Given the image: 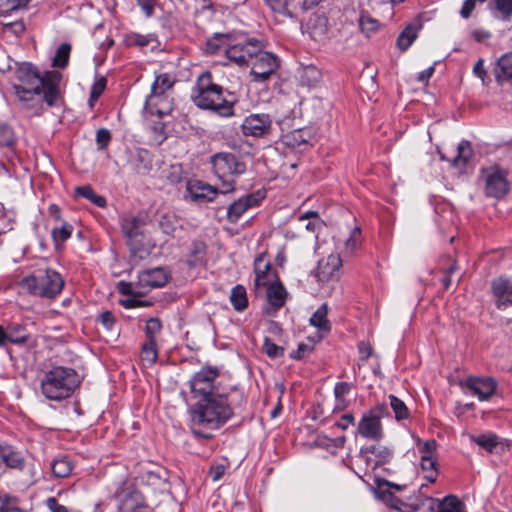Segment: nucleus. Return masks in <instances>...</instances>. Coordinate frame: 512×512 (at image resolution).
<instances>
[{
  "instance_id": "14",
  "label": "nucleus",
  "mask_w": 512,
  "mask_h": 512,
  "mask_svg": "<svg viewBox=\"0 0 512 512\" xmlns=\"http://www.w3.org/2000/svg\"><path fill=\"white\" fill-rule=\"evenodd\" d=\"M261 42L256 39H249L245 42L237 43L226 50V56L229 60L239 66H249L255 53H257Z\"/></svg>"
},
{
  "instance_id": "13",
  "label": "nucleus",
  "mask_w": 512,
  "mask_h": 512,
  "mask_svg": "<svg viewBox=\"0 0 512 512\" xmlns=\"http://www.w3.org/2000/svg\"><path fill=\"white\" fill-rule=\"evenodd\" d=\"M485 194L488 197L502 198L509 190L507 174L499 169H487L483 171Z\"/></svg>"
},
{
  "instance_id": "31",
  "label": "nucleus",
  "mask_w": 512,
  "mask_h": 512,
  "mask_svg": "<svg viewBox=\"0 0 512 512\" xmlns=\"http://www.w3.org/2000/svg\"><path fill=\"white\" fill-rule=\"evenodd\" d=\"M229 299L233 308L238 312L244 311L248 306L246 289L242 285H236L232 288Z\"/></svg>"
},
{
  "instance_id": "49",
  "label": "nucleus",
  "mask_w": 512,
  "mask_h": 512,
  "mask_svg": "<svg viewBox=\"0 0 512 512\" xmlns=\"http://www.w3.org/2000/svg\"><path fill=\"white\" fill-rule=\"evenodd\" d=\"M142 359L153 365L158 358L157 341L147 340L142 346Z\"/></svg>"
},
{
  "instance_id": "19",
  "label": "nucleus",
  "mask_w": 512,
  "mask_h": 512,
  "mask_svg": "<svg viewBox=\"0 0 512 512\" xmlns=\"http://www.w3.org/2000/svg\"><path fill=\"white\" fill-rule=\"evenodd\" d=\"M491 293L495 307L498 310H506L512 307V280L498 277L491 281Z\"/></svg>"
},
{
  "instance_id": "3",
  "label": "nucleus",
  "mask_w": 512,
  "mask_h": 512,
  "mask_svg": "<svg viewBox=\"0 0 512 512\" xmlns=\"http://www.w3.org/2000/svg\"><path fill=\"white\" fill-rule=\"evenodd\" d=\"M191 100L195 106L202 110L213 111L221 117L234 115L236 97L216 84L209 71L201 73L191 92Z\"/></svg>"
},
{
  "instance_id": "22",
  "label": "nucleus",
  "mask_w": 512,
  "mask_h": 512,
  "mask_svg": "<svg viewBox=\"0 0 512 512\" xmlns=\"http://www.w3.org/2000/svg\"><path fill=\"white\" fill-rule=\"evenodd\" d=\"M375 485L377 487L379 497L382 500L389 502L392 508L399 509L398 504H402V502L393 495L391 489L401 491L403 487L383 478H376Z\"/></svg>"
},
{
  "instance_id": "57",
  "label": "nucleus",
  "mask_w": 512,
  "mask_h": 512,
  "mask_svg": "<svg viewBox=\"0 0 512 512\" xmlns=\"http://www.w3.org/2000/svg\"><path fill=\"white\" fill-rule=\"evenodd\" d=\"M313 351V346L306 344V343H300L298 345L297 350L293 351L290 354V357L295 360H302L307 355H309Z\"/></svg>"
},
{
  "instance_id": "2",
  "label": "nucleus",
  "mask_w": 512,
  "mask_h": 512,
  "mask_svg": "<svg viewBox=\"0 0 512 512\" xmlns=\"http://www.w3.org/2000/svg\"><path fill=\"white\" fill-rule=\"evenodd\" d=\"M15 77L19 83L14 85V90L20 101L28 104L37 97V109L42 108V102L49 107L56 104L60 95L59 85L62 79L60 72L52 70L40 75L35 66L22 63L17 67Z\"/></svg>"
},
{
  "instance_id": "23",
  "label": "nucleus",
  "mask_w": 512,
  "mask_h": 512,
  "mask_svg": "<svg viewBox=\"0 0 512 512\" xmlns=\"http://www.w3.org/2000/svg\"><path fill=\"white\" fill-rule=\"evenodd\" d=\"M187 191L189 192L191 200L194 202H211L218 193V190L215 187L201 182H196L194 184L188 183Z\"/></svg>"
},
{
  "instance_id": "33",
  "label": "nucleus",
  "mask_w": 512,
  "mask_h": 512,
  "mask_svg": "<svg viewBox=\"0 0 512 512\" xmlns=\"http://www.w3.org/2000/svg\"><path fill=\"white\" fill-rule=\"evenodd\" d=\"M473 150L471 143L467 140H462L457 147V155L453 158V165L455 167H465L469 160L472 158Z\"/></svg>"
},
{
  "instance_id": "39",
  "label": "nucleus",
  "mask_w": 512,
  "mask_h": 512,
  "mask_svg": "<svg viewBox=\"0 0 512 512\" xmlns=\"http://www.w3.org/2000/svg\"><path fill=\"white\" fill-rule=\"evenodd\" d=\"M0 512H26L20 505V499L7 493H0Z\"/></svg>"
},
{
  "instance_id": "26",
  "label": "nucleus",
  "mask_w": 512,
  "mask_h": 512,
  "mask_svg": "<svg viewBox=\"0 0 512 512\" xmlns=\"http://www.w3.org/2000/svg\"><path fill=\"white\" fill-rule=\"evenodd\" d=\"M494 74L497 82L512 79V52H508L498 59Z\"/></svg>"
},
{
  "instance_id": "11",
  "label": "nucleus",
  "mask_w": 512,
  "mask_h": 512,
  "mask_svg": "<svg viewBox=\"0 0 512 512\" xmlns=\"http://www.w3.org/2000/svg\"><path fill=\"white\" fill-rule=\"evenodd\" d=\"M144 222L135 216H123L120 219L121 231L126 238V244L129 247L130 253L134 256L142 248Z\"/></svg>"
},
{
  "instance_id": "54",
  "label": "nucleus",
  "mask_w": 512,
  "mask_h": 512,
  "mask_svg": "<svg viewBox=\"0 0 512 512\" xmlns=\"http://www.w3.org/2000/svg\"><path fill=\"white\" fill-rule=\"evenodd\" d=\"M118 288L120 293L123 295H144V291L142 289L137 288V282H120Z\"/></svg>"
},
{
  "instance_id": "41",
  "label": "nucleus",
  "mask_w": 512,
  "mask_h": 512,
  "mask_svg": "<svg viewBox=\"0 0 512 512\" xmlns=\"http://www.w3.org/2000/svg\"><path fill=\"white\" fill-rule=\"evenodd\" d=\"M310 324L317 327L322 331H329L330 324L327 320V306L326 304L321 305L311 316Z\"/></svg>"
},
{
  "instance_id": "16",
  "label": "nucleus",
  "mask_w": 512,
  "mask_h": 512,
  "mask_svg": "<svg viewBox=\"0 0 512 512\" xmlns=\"http://www.w3.org/2000/svg\"><path fill=\"white\" fill-rule=\"evenodd\" d=\"M264 198L265 193L260 190L239 198L228 206L227 220L233 224L237 223L247 210L258 206Z\"/></svg>"
},
{
  "instance_id": "61",
  "label": "nucleus",
  "mask_w": 512,
  "mask_h": 512,
  "mask_svg": "<svg viewBox=\"0 0 512 512\" xmlns=\"http://www.w3.org/2000/svg\"><path fill=\"white\" fill-rule=\"evenodd\" d=\"M359 24L363 31H376L378 29V21L370 16H361Z\"/></svg>"
},
{
  "instance_id": "63",
  "label": "nucleus",
  "mask_w": 512,
  "mask_h": 512,
  "mask_svg": "<svg viewBox=\"0 0 512 512\" xmlns=\"http://www.w3.org/2000/svg\"><path fill=\"white\" fill-rule=\"evenodd\" d=\"M100 323L108 330H111L115 324V317L112 312L104 311L99 315Z\"/></svg>"
},
{
  "instance_id": "38",
  "label": "nucleus",
  "mask_w": 512,
  "mask_h": 512,
  "mask_svg": "<svg viewBox=\"0 0 512 512\" xmlns=\"http://www.w3.org/2000/svg\"><path fill=\"white\" fill-rule=\"evenodd\" d=\"M75 193L78 195V196H81L83 198H86L88 199L89 201H91L94 205L98 206V207H105L107 202H106V199L101 196V195H98L91 186L89 185H84V186H79V187H76L75 188Z\"/></svg>"
},
{
  "instance_id": "55",
  "label": "nucleus",
  "mask_w": 512,
  "mask_h": 512,
  "mask_svg": "<svg viewBox=\"0 0 512 512\" xmlns=\"http://www.w3.org/2000/svg\"><path fill=\"white\" fill-rule=\"evenodd\" d=\"M111 141V133L108 129L101 128L96 132V144L99 150L107 148Z\"/></svg>"
},
{
  "instance_id": "51",
  "label": "nucleus",
  "mask_w": 512,
  "mask_h": 512,
  "mask_svg": "<svg viewBox=\"0 0 512 512\" xmlns=\"http://www.w3.org/2000/svg\"><path fill=\"white\" fill-rule=\"evenodd\" d=\"M417 449L421 456H426L429 458L436 457L437 450V442L434 439H430L427 441H421L420 439L417 441Z\"/></svg>"
},
{
  "instance_id": "1",
  "label": "nucleus",
  "mask_w": 512,
  "mask_h": 512,
  "mask_svg": "<svg viewBox=\"0 0 512 512\" xmlns=\"http://www.w3.org/2000/svg\"><path fill=\"white\" fill-rule=\"evenodd\" d=\"M246 404L243 393L228 390L214 396L199 399L190 408L192 433L199 438H210L198 428L216 430L225 425L236 413L237 409Z\"/></svg>"
},
{
  "instance_id": "27",
  "label": "nucleus",
  "mask_w": 512,
  "mask_h": 512,
  "mask_svg": "<svg viewBox=\"0 0 512 512\" xmlns=\"http://www.w3.org/2000/svg\"><path fill=\"white\" fill-rule=\"evenodd\" d=\"M271 265L269 261H265L264 255L258 256L254 261V286L256 289L267 286V272L270 270Z\"/></svg>"
},
{
  "instance_id": "46",
  "label": "nucleus",
  "mask_w": 512,
  "mask_h": 512,
  "mask_svg": "<svg viewBox=\"0 0 512 512\" xmlns=\"http://www.w3.org/2000/svg\"><path fill=\"white\" fill-rule=\"evenodd\" d=\"M390 406L395 414L397 421L406 420L409 418L410 413L406 404L394 395L389 396Z\"/></svg>"
},
{
  "instance_id": "50",
  "label": "nucleus",
  "mask_w": 512,
  "mask_h": 512,
  "mask_svg": "<svg viewBox=\"0 0 512 512\" xmlns=\"http://www.w3.org/2000/svg\"><path fill=\"white\" fill-rule=\"evenodd\" d=\"M162 330V323L159 318L153 317L147 320L145 326V334L147 340L157 341V335Z\"/></svg>"
},
{
  "instance_id": "30",
  "label": "nucleus",
  "mask_w": 512,
  "mask_h": 512,
  "mask_svg": "<svg viewBox=\"0 0 512 512\" xmlns=\"http://www.w3.org/2000/svg\"><path fill=\"white\" fill-rule=\"evenodd\" d=\"M419 26L409 24L399 34L397 38V46L401 51H406L415 41L418 35Z\"/></svg>"
},
{
  "instance_id": "9",
  "label": "nucleus",
  "mask_w": 512,
  "mask_h": 512,
  "mask_svg": "<svg viewBox=\"0 0 512 512\" xmlns=\"http://www.w3.org/2000/svg\"><path fill=\"white\" fill-rule=\"evenodd\" d=\"M262 47L261 44L249 65L251 67L250 75L253 81L257 83H263L270 79L280 66L278 56L271 52L263 51Z\"/></svg>"
},
{
  "instance_id": "6",
  "label": "nucleus",
  "mask_w": 512,
  "mask_h": 512,
  "mask_svg": "<svg viewBox=\"0 0 512 512\" xmlns=\"http://www.w3.org/2000/svg\"><path fill=\"white\" fill-rule=\"evenodd\" d=\"M64 284L61 274L50 268L22 280V286L29 293L47 299L56 298L62 292Z\"/></svg>"
},
{
  "instance_id": "36",
  "label": "nucleus",
  "mask_w": 512,
  "mask_h": 512,
  "mask_svg": "<svg viewBox=\"0 0 512 512\" xmlns=\"http://www.w3.org/2000/svg\"><path fill=\"white\" fill-rule=\"evenodd\" d=\"M8 341L13 344H23L29 338V333L27 332L25 326L19 323H13L8 325Z\"/></svg>"
},
{
  "instance_id": "34",
  "label": "nucleus",
  "mask_w": 512,
  "mask_h": 512,
  "mask_svg": "<svg viewBox=\"0 0 512 512\" xmlns=\"http://www.w3.org/2000/svg\"><path fill=\"white\" fill-rule=\"evenodd\" d=\"M134 171L139 175H146L152 169V160L150 153L147 150H142L137 153L133 161Z\"/></svg>"
},
{
  "instance_id": "17",
  "label": "nucleus",
  "mask_w": 512,
  "mask_h": 512,
  "mask_svg": "<svg viewBox=\"0 0 512 512\" xmlns=\"http://www.w3.org/2000/svg\"><path fill=\"white\" fill-rule=\"evenodd\" d=\"M173 109L174 100L170 94H162L155 91L150 92L144 104L145 112L159 118L170 115Z\"/></svg>"
},
{
  "instance_id": "4",
  "label": "nucleus",
  "mask_w": 512,
  "mask_h": 512,
  "mask_svg": "<svg viewBox=\"0 0 512 512\" xmlns=\"http://www.w3.org/2000/svg\"><path fill=\"white\" fill-rule=\"evenodd\" d=\"M80 383L79 374L73 368L55 366L42 375L40 390L47 400L59 402L69 398Z\"/></svg>"
},
{
  "instance_id": "10",
  "label": "nucleus",
  "mask_w": 512,
  "mask_h": 512,
  "mask_svg": "<svg viewBox=\"0 0 512 512\" xmlns=\"http://www.w3.org/2000/svg\"><path fill=\"white\" fill-rule=\"evenodd\" d=\"M385 409V405H377L363 414L357 426V432L363 438L374 441H380L383 438L381 416Z\"/></svg>"
},
{
  "instance_id": "15",
  "label": "nucleus",
  "mask_w": 512,
  "mask_h": 512,
  "mask_svg": "<svg viewBox=\"0 0 512 512\" xmlns=\"http://www.w3.org/2000/svg\"><path fill=\"white\" fill-rule=\"evenodd\" d=\"M460 385L480 401L489 400L495 394L497 388V382L491 377H468Z\"/></svg>"
},
{
  "instance_id": "12",
  "label": "nucleus",
  "mask_w": 512,
  "mask_h": 512,
  "mask_svg": "<svg viewBox=\"0 0 512 512\" xmlns=\"http://www.w3.org/2000/svg\"><path fill=\"white\" fill-rule=\"evenodd\" d=\"M241 131L244 136L264 138L272 132V119L269 114H250L245 117L241 124Z\"/></svg>"
},
{
  "instance_id": "58",
  "label": "nucleus",
  "mask_w": 512,
  "mask_h": 512,
  "mask_svg": "<svg viewBox=\"0 0 512 512\" xmlns=\"http://www.w3.org/2000/svg\"><path fill=\"white\" fill-rule=\"evenodd\" d=\"M361 238V232L358 228L352 230L349 238L346 240L345 247L350 252H353L359 245Z\"/></svg>"
},
{
  "instance_id": "7",
  "label": "nucleus",
  "mask_w": 512,
  "mask_h": 512,
  "mask_svg": "<svg viewBox=\"0 0 512 512\" xmlns=\"http://www.w3.org/2000/svg\"><path fill=\"white\" fill-rule=\"evenodd\" d=\"M220 371L216 366H203L189 381L190 390L194 398L203 399L214 396L216 393L228 391L217 381Z\"/></svg>"
},
{
  "instance_id": "44",
  "label": "nucleus",
  "mask_w": 512,
  "mask_h": 512,
  "mask_svg": "<svg viewBox=\"0 0 512 512\" xmlns=\"http://www.w3.org/2000/svg\"><path fill=\"white\" fill-rule=\"evenodd\" d=\"M71 52V45L68 43L61 44L55 53L53 58V66L57 68H65L68 65L69 57Z\"/></svg>"
},
{
  "instance_id": "43",
  "label": "nucleus",
  "mask_w": 512,
  "mask_h": 512,
  "mask_svg": "<svg viewBox=\"0 0 512 512\" xmlns=\"http://www.w3.org/2000/svg\"><path fill=\"white\" fill-rule=\"evenodd\" d=\"M299 221H307V223H305V228L307 231L312 233L319 231L322 227V220L320 219L319 214L316 211H308L302 214L299 217Z\"/></svg>"
},
{
  "instance_id": "20",
  "label": "nucleus",
  "mask_w": 512,
  "mask_h": 512,
  "mask_svg": "<svg viewBox=\"0 0 512 512\" xmlns=\"http://www.w3.org/2000/svg\"><path fill=\"white\" fill-rule=\"evenodd\" d=\"M169 274L163 267H155L141 271L138 274L137 288L142 289L144 294L154 288L163 287L169 280Z\"/></svg>"
},
{
  "instance_id": "60",
  "label": "nucleus",
  "mask_w": 512,
  "mask_h": 512,
  "mask_svg": "<svg viewBox=\"0 0 512 512\" xmlns=\"http://www.w3.org/2000/svg\"><path fill=\"white\" fill-rule=\"evenodd\" d=\"M352 389V384L348 382H338L334 387L335 398H346Z\"/></svg>"
},
{
  "instance_id": "42",
  "label": "nucleus",
  "mask_w": 512,
  "mask_h": 512,
  "mask_svg": "<svg viewBox=\"0 0 512 512\" xmlns=\"http://www.w3.org/2000/svg\"><path fill=\"white\" fill-rule=\"evenodd\" d=\"M126 42L130 46H139L143 48L157 42V38L154 34L143 35L133 32L126 36Z\"/></svg>"
},
{
  "instance_id": "59",
  "label": "nucleus",
  "mask_w": 512,
  "mask_h": 512,
  "mask_svg": "<svg viewBox=\"0 0 512 512\" xmlns=\"http://www.w3.org/2000/svg\"><path fill=\"white\" fill-rule=\"evenodd\" d=\"M136 2L142 9L145 16L147 18H150L154 14V10L158 3V0H136Z\"/></svg>"
},
{
  "instance_id": "35",
  "label": "nucleus",
  "mask_w": 512,
  "mask_h": 512,
  "mask_svg": "<svg viewBox=\"0 0 512 512\" xmlns=\"http://www.w3.org/2000/svg\"><path fill=\"white\" fill-rule=\"evenodd\" d=\"M175 79L168 73H162L155 77L154 82L151 85V91L157 93L169 94V91L173 88Z\"/></svg>"
},
{
  "instance_id": "32",
  "label": "nucleus",
  "mask_w": 512,
  "mask_h": 512,
  "mask_svg": "<svg viewBox=\"0 0 512 512\" xmlns=\"http://www.w3.org/2000/svg\"><path fill=\"white\" fill-rule=\"evenodd\" d=\"M420 466L421 470L424 473V478L430 482L434 483L437 480L438 477V461L437 457H426L421 456L420 457Z\"/></svg>"
},
{
  "instance_id": "37",
  "label": "nucleus",
  "mask_w": 512,
  "mask_h": 512,
  "mask_svg": "<svg viewBox=\"0 0 512 512\" xmlns=\"http://www.w3.org/2000/svg\"><path fill=\"white\" fill-rule=\"evenodd\" d=\"M264 3L275 14L286 18H294V14L290 9L291 0H263Z\"/></svg>"
},
{
  "instance_id": "21",
  "label": "nucleus",
  "mask_w": 512,
  "mask_h": 512,
  "mask_svg": "<svg viewBox=\"0 0 512 512\" xmlns=\"http://www.w3.org/2000/svg\"><path fill=\"white\" fill-rule=\"evenodd\" d=\"M368 454H373L378 458V460L375 461L373 465V469L380 465L388 463L393 456L392 450L386 446L376 444L367 447H362L360 449L359 458L363 460L366 463V465H369L371 461Z\"/></svg>"
},
{
  "instance_id": "56",
  "label": "nucleus",
  "mask_w": 512,
  "mask_h": 512,
  "mask_svg": "<svg viewBox=\"0 0 512 512\" xmlns=\"http://www.w3.org/2000/svg\"><path fill=\"white\" fill-rule=\"evenodd\" d=\"M497 10L502 14V18L507 20L512 15V0H495Z\"/></svg>"
},
{
  "instance_id": "24",
  "label": "nucleus",
  "mask_w": 512,
  "mask_h": 512,
  "mask_svg": "<svg viewBox=\"0 0 512 512\" xmlns=\"http://www.w3.org/2000/svg\"><path fill=\"white\" fill-rule=\"evenodd\" d=\"M207 245L203 240L195 239L192 241L187 254V264L190 267L203 265L206 261Z\"/></svg>"
},
{
  "instance_id": "25",
  "label": "nucleus",
  "mask_w": 512,
  "mask_h": 512,
  "mask_svg": "<svg viewBox=\"0 0 512 512\" xmlns=\"http://www.w3.org/2000/svg\"><path fill=\"white\" fill-rule=\"evenodd\" d=\"M311 138L310 129L296 128L282 135L283 143L291 148H299L303 144H307Z\"/></svg>"
},
{
  "instance_id": "52",
  "label": "nucleus",
  "mask_w": 512,
  "mask_h": 512,
  "mask_svg": "<svg viewBox=\"0 0 512 512\" xmlns=\"http://www.w3.org/2000/svg\"><path fill=\"white\" fill-rule=\"evenodd\" d=\"M263 351L272 359L282 357L284 355V348L275 344L270 338L265 337L263 342Z\"/></svg>"
},
{
  "instance_id": "64",
  "label": "nucleus",
  "mask_w": 512,
  "mask_h": 512,
  "mask_svg": "<svg viewBox=\"0 0 512 512\" xmlns=\"http://www.w3.org/2000/svg\"><path fill=\"white\" fill-rule=\"evenodd\" d=\"M46 506L51 512H69L67 507L61 505L55 497L47 498Z\"/></svg>"
},
{
  "instance_id": "48",
  "label": "nucleus",
  "mask_w": 512,
  "mask_h": 512,
  "mask_svg": "<svg viewBox=\"0 0 512 512\" xmlns=\"http://www.w3.org/2000/svg\"><path fill=\"white\" fill-rule=\"evenodd\" d=\"M159 227L167 235H174L177 227L178 220L174 214L166 213L160 217Z\"/></svg>"
},
{
  "instance_id": "62",
  "label": "nucleus",
  "mask_w": 512,
  "mask_h": 512,
  "mask_svg": "<svg viewBox=\"0 0 512 512\" xmlns=\"http://www.w3.org/2000/svg\"><path fill=\"white\" fill-rule=\"evenodd\" d=\"M151 131L154 134V137L160 143L166 138L165 135V123L161 121H156L151 126Z\"/></svg>"
},
{
  "instance_id": "29",
  "label": "nucleus",
  "mask_w": 512,
  "mask_h": 512,
  "mask_svg": "<svg viewBox=\"0 0 512 512\" xmlns=\"http://www.w3.org/2000/svg\"><path fill=\"white\" fill-rule=\"evenodd\" d=\"M437 512H467L465 504L455 495H447L438 502Z\"/></svg>"
},
{
  "instance_id": "45",
  "label": "nucleus",
  "mask_w": 512,
  "mask_h": 512,
  "mask_svg": "<svg viewBox=\"0 0 512 512\" xmlns=\"http://www.w3.org/2000/svg\"><path fill=\"white\" fill-rule=\"evenodd\" d=\"M51 469L55 477L64 478L71 474L72 465L67 458H59L52 462Z\"/></svg>"
},
{
  "instance_id": "53",
  "label": "nucleus",
  "mask_w": 512,
  "mask_h": 512,
  "mask_svg": "<svg viewBox=\"0 0 512 512\" xmlns=\"http://www.w3.org/2000/svg\"><path fill=\"white\" fill-rule=\"evenodd\" d=\"M15 144L14 132L6 124H0V146L12 147Z\"/></svg>"
},
{
  "instance_id": "47",
  "label": "nucleus",
  "mask_w": 512,
  "mask_h": 512,
  "mask_svg": "<svg viewBox=\"0 0 512 512\" xmlns=\"http://www.w3.org/2000/svg\"><path fill=\"white\" fill-rule=\"evenodd\" d=\"M472 439L476 444L488 452H492L499 444L498 437L492 433L480 434L478 436H474Z\"/></svg>"
},
{
  "instance_id": "5",
  "label": "nucleus",
  "mask_w": 512,
  "mask_h": 512,
  "mask_svg": "<svg viewBox=\"0 0 512 512\" xmlns=\"http://www.w3.org/2000/svg\"><path fill=\"white\" fill-rule=\"evenodd\" d=\"M214 174L221 181L220 192L227 194L235 190V178L246 171V164L231 152H218L210 157Z\"/></svg>"
},
{
  "instance_id": "18",
  "label": "nucleus",
  "mask_w": 512,
  "mask_h": 512,
  "mask_svg": "<svg viewBox=\"0 0 512 512\" xmlns=\"http://www.w3.org/2000/svg\"><path fill=\"white\" fill-rule=\"evenodd\" d=\"M341 266V257L338 254H330L326 258L319 260L317 267L312 273L318 282L324 283L338 279Z\"/></svg>"
},
{
  "instance_id": "8",
  "label": "nucleus",
  "mask_w": 512,
  "mask_h": 512,
  "mask_svg": "<svg viewBox=\"0 0 512 512\" xmlns=\"http://www.w3.org/2000/svg\"><path fill=\"white\" fill-rule=\"evenodd\" d=\"M1 465L17 471L27 470L31 483L36 481L37 473L35 466L28 461L26 453L6 442L0 443V466Z\"/></svg>"
},
{
  "instance_id": "28",
  "label": "nucleus",
  "mask_w": 512,
  "mask_h": 512,
  "mask_svg": "<svg viewBox=\"0 0 512 512\" xmlns=\"http://www.w3.org/2000/svg\"><path fill=\"white\" fill-rule=\"evenodd\" d=\"M267 299L274 308H281L286 301V290L280 282L271 283L267 286Z\"/></svg>"
},
{
  "instance_id": "40",
  "label": "nucleus",
  "mask_w": 512,
  "mask_h": 512,
  "mask_svg": "<svg viewBox=\"0 0 512 512\" xmlns=\"http://www.w3.org/2000/svg\"><path fill=\"white\" fill-rule=\"evenodd\" d=\"M72 232L73 226L66 221H63L60 227H54L51 231V236L55 246L59 247L62 243L67 241L71 237Z\"/></svg>"
}]
</instances>
